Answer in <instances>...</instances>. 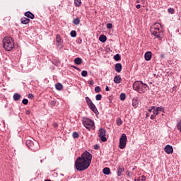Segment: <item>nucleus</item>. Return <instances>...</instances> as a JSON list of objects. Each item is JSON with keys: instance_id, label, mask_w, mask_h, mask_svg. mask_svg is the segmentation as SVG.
I'll use <instances>...</instances> for the list:
<instances>
[{"instance_id": "nucleus-1", "label": "nucleus", "mask_w": 181, "mask_h": 181, "mask_svg": "<svg viewBox=\"0 0 181 181\" xmlns=\"http://www.w3.org/2000/svg\"><path fill=\"white\" fill-rule=\"evenodd\" d=\"M91 160H93V155L86 151L81 154V156L78 157L75 161L76 170L82 172V170L88 169L91 165Z\"/></svg>"}, {"instance_id": "nucleus-2", "label": "nucleus", "mask_w": 181, "mask_h": 181, "mask_svg": "<svg viewBox=\"0 0 181 181\" xmlns=\"http://www.w3.org/2000/svg\"><path fill=\"white\" fill-rule=\"evenodd\" d=\"M162 25L159 23H155L151 28L150 32L151 35L156 36L158 40H162Z\"/></svg>"}, {"instance_id": "nucleus-3", "label": "nucleus", "mask_w": 181, "mask_h": 181, "mask_svg": "<svg viewBox=\"0 0 181 181\" xmlns=\"http://www.w3.org/2000/svg\"><path fill=\"white\" fill-rule=\"evenodd\" d=\"M133 88L135 91H137L139 94H144V93L148 91V86L141 81H136L133 83Z\"/></svg>"}, {"instance_id": "nucleus-4", "label": "nucleus", "mask_w": 181, "mask_h": 181, "mask_svg": "<svg viewBox=\"0 0 181 181\" xmlns=\"http://www.w3.org/2000/svg\"><path fill=\"white\" fill-rule=\"evenodd\" d=\"M15 44L13 43V40L11 37H5L3 39V47L7 52H11L13 49Z\"/></svg>"}, {"instance_id": "nucleus-5", "label": "nucleus", "mask_w": 181, "mask_h": 181, "mask_svg": "<svg viewBox=\"0 0 181 181\" xmlns=\"http://www.w3.org/2000/svg\"><path fill=\"white\" fill-rule=\"evenodd\" d=\"M82 122L86 129H88V131L93 129V127H94V122L93 120L87 117H84Z\"/></svg>"}, {"instance_id": "nucleus-6", "label": "nucleus", "mask_w": 181, "mask_h": 181, "mask_svg": "<svg viewBox=\"0 0 181 181\" xmlns=\"http://www.w3.org/2000/svg\"><path fill=\"white\" fill-rule=\"evenodd\" d=\"M127 146V134H122L119 139V148L124 149Z\"/></svg>"}, {"instance_id": "nucleus-7", "label": "nucleus", "mask_w": 181, "mask_h": 181, "mask_svg": "<svg viewBox=\"0 0 181 181\" xmlns=\"http://www.w3.org/2000/svg\"><path fill=\"white\" fill-rule=\"evenodd\" d=\"M105 135H107V131H105L104 128H100L99 129L98 136L102 142H107V137H105Z\"/></svg>"}, {"instance_id": "nucleus-8", "label": "nucleus", "mask_w": 181, "mask_h": 181, "mask_svg": "<svg viewBox=\"0 0 181 181\" xmlns=\"http://www.w3.org/2000/svg\"><path fill=\"white\" fill-rule=\"evenodd\" d=\"M57 47L58 49H63V41L62 40V37H60V35H57L56 37Z\"/></svg>"}, {"instance_id": "nucleus-9", "label": "nucleus", "mask_w": 181, "mask_h": 181, "mask_svg": "<svg viewBox=\"0 0 181 181\" xmlns=\"http://www.w3.org/2000/svg\"><path fill=\"white\" fill-rule=\"evenodd\" d=\"M25 144L28 148H30L32 151H37V148H35V143L31 140H27Z\"/></svg>"}, {"instance_id": "nucleus-10", "label": "nucleus", "mask_w": 181, "mask_h": 181, "mask_svg": "<svg viewBox=\"0 0 181 181\" xmlns=\"http://www.w3.org/2000/svg\"><path fill=\"white\" fill-rule=\"evenodd\" d=\"M88 107L91 110V111H93V112H94V114H95V115H98V114H100L94 103H92L90 105H88Z\"/></svg>"}, {"instance_id": "nucleus-11", "label": "nucleus", "mask_w": 181, "mask_h": 181, "mask_svg": "<svg viewBox=\"0 0 181 181\" xmlns=\"http://www.w3.org/2000/svg\"><path fill=\"white\" fill-rule=\"evenodd\" d=\"M164 151L165 153L170 155V153H173V147L170 145H167L164 148Z\"/></svg>"}, {"instance_id": "nucleus-12", "label": "nucleus", "mask_w": 181, "mask_h": 181, "mask_svg": "<svg viewBox=\"0 0 181 181\" xmlns=\"http://www.w3.org/2000/svg\"><path fill=\"white\" fill-rule=\"evenodd\" d=\"M144 58L146 62H149L152 59V52L150 51L146 52L144 54Z\"/></svg>"}, {"instance_id": "nucleus-13", "label": "nucleus", "mask_w": 181, "mask_h": 181, "mask_svg": "<svg viewBox=\"0 0 181 181\" xmlns=\"http://www.w3.org/2000/svg\"><path fill=\"white\" fill-rule=\"evenodd\" d=\"M115 70L117 73H121L122 70V64L121 63H117L115 65Z\"/></svg>"}, {"instance_id": "nucleus-14", "label": "nucleus", "mask_w": 181, "mask_h": 181, "mask_svg": "<svg viewBox=\"0 0 181 181\" xmlns=\"http://www.w3.org/2000/svg\"><path fill=\"white\" fill-rule=\"evenodd\" d=\"M24 15L26 18H29V19H35V14L30 11H26Z\"/></svg>"}, {"instance_id": "nucleus-15", "label": "nucleus", "mask_w": 181, "mask_h": 181, "mask_svg": "<svg viewBox=\"0 0 181 181\" xmlns=\"http://www.w3.org/2000/svg\"><path fill=\"white\" fill-rule=\"evenodd\" d=\"M21 22L23 23V25H28V23L30 22V19L26 17H23L21 18Z\"/></svg>"}, {"instance_id": "nucleus-16", "label": "nucleus", "mask_w": 181, "mask_h": 181, "mask_svg": "<svg viewBox=\"0 0 181 181\" xmlns=\"http://www.w3.org/2000/svg\"><path fill=\"white\" fill-rule=\"evenodd\" d=\"M74 63L75 64H77V66H80V64H81V63H83V59L80 57H77L74 59Z\"/></svg>"}, {"instance_id": "nucleus-17", "label": "nucleus", "mask_w": 181, "mask_h": 181, "mask_svg": "<svg viewBox=\"0 0 181 181\" xmlns=\"http://www.w3.org/2000/svg\"><path fill=\"white\" fill-rule=\"evenodd\" d=\"M121 80H122L121 78V76H115V78H114V83H115V84H119V83H121Z\"/></svg>"}, {"instance_id": "nucleus-18", "label": "nucleus", "mask_w": 181, "mask_h": 181, "mask_svg": "<svg viewBox=\"0 0 181 181\" xmlns=\"http://www.w3.org/2000/svg\"><path fill=\"white\" fill-rule=\"evenodd\" d=\"M100 42H102V43H105V42H107V36L104 35H100L99 37Z\"/></svg>"}, {"instance_id": "nucleus-19", "label": "nucleus", "mask_w": 181, "mask_h": 181, "mask_svg": "<svg viewBox=\"0 0 181 181\" xmlns=\"http://www.w3.org/2000/svg\"><path fill=\"white\" fill-rule=\"evenodd\" d=\"M132 106L134 108H137L138 107V99L133 98V100H132Z\"/></svg>"}, {"instance_id": "nucleus-20", "label": "nucleus", "mask_w": 181, "mask_h": 181, "mask_svg": "<svg viewBox=\"0 0 181 181\" xmlns=\"http://www.w3.org/2000/svg\"><path fill=\"white\" fill-rule=\"evenodd\" d=\"M104 175H110V173H111V170H110L109 168H103V170Z\"/></svg>"}, {"instance_id": "nucleus-21", "label": "nucleus", "mask_w": 181, "mask_h": 181, "mask_svg": "<svg viewBox=\"0 0 181 181\" xmlns=\"http://www.w3.org/2000/svg\"><path fill=\"white\" fill-rule=\"evenodd\" d=\"M56 90H58V91H60L62 88H63V85L60 83H58L55 85Z\"/></svg>"}, {"instance_id": "nucleus-22", "label": "nucleus", "mask_w": 181, "mask_h": 181, "mask_svg": "<svg viewBox=\"0 0 181 181\" xmlns=\"http://www.w3.org/2000/svg\"><path fill=\"white\" fill-rule=\"evenodd\" d=\"M14 101H18L21 98V95L19 93H15L13 97Z\"/></svg>"}, {"instance_id": "nucleus-23", "label": "nucleus", "mask_w": 181, "mask_h": 181, "mask_svg": "<svg viewBox=\"0 0 181 181\" xmlns=\"http://www.w3.org/2000/svg\"><path fill=\"white\" fill-rule=\"evenodd\" d=\"M75 6L77 8L81 6V0H74Z\"/></svg>"}, {"instance_id": "nucleus-24", "label": "nucleus", "mask_w": 181, "mask_h": 181, "mask_svg": "<svg viewBox=\"0 0 181 181\" xmlns=\"http://www.w3.org/2000/svg\"><path fill=\"white\" fill-rule=\"evenodd\" d=\"M72 23H74V25H80V18H74Z\"/></svg>"}, {"instance_id": "nucleus-25", "label": "nucleus", "mask_w": 181, "mask_h": 181, "mask_svg": "<svg viewBox=\"0 0 181 181\" xmlns=\"http://www.w3.org/2000/svg\"><path fill=\"white\" fill-rule=\"evenodd\" d=\"M177 129H178V131L181 132V119L177 122Z\"/></svg>"}, {"instance_id": "nucleus-26", "label": "nucleus", "mask_w": 181, "mask_h": 181, "mask_svg": "<svg viewBox=\"0 0 181 181\" xmlns=\"http://www.w3.org/2000/svg\"><path fill=\"white\" fill-rule=\"evenodd\" d=\"M114 59L115 62H119V60H121V55L119 54H117L114 56Z\"/></svg>"}, {"instance_id": "nucleus-27", "label": "nucleus", "mask_w": 181, "mask_h": 181, "mask_svg": "<svg viewBox=\"0 0 181 181\" xmlns=\"http://www.w3.org/2000/svg\"><path fill=\"white\" fill-rule=\"evenodd\" d=\"M85 100L86 101V104L88 106L90 105V104H93V101L91 100V99H90V98L86 97Z\"/></svg>"}, {"instance_id": "nucleus-28", "label": "nucleus", "mask_w": 181, "mask_h": 181, "mask_svg": "<svg viewBox=\"0 0 181 181\" xmlns=\"http://www.w3.org/2000/svg\"><path fill=\"white\" fill-rule=\"evenodd\" d=\"M116 124H117V125H118L119 127H121V125H122V124H123L122 119H121V118H118V119L116 120Z\"/></svg>"}, {"instance_id": "nucleus-29", "label": "nucleus", "mask_w": 181, "mask_h": 181, "mask_svg": "<svg viewBox=\"0 0 181 181\" xmlns=\"http://www.w3.org/2000/svg\"><path fill=\"white\" fill-rule=\"evenodd\" d=\"M119 98H120L121 101H124L125 100V98H127L125 93H121L119 95Z\"/></svg>"}, {"instance_id": "nucleus-30", "label": "nucleus", "mask_w": 181, "mask_h": 181, "mask_svg": "<svg viewBox=\"0 0 181 181\" xmlns=\"http://www.w3.org/2000/svg\"><path fill=\"white\" fill-rule=\"evenodd\" d=\"M122 172H124V168H118L117 176H121V175H122Z\"/></svg>"}, {"instance_id": "nucleus-31", "label": "nucleus", "mask_w": 181, "mask_h": 181, "mask_svg": "<svg viewBox=\"0 0 181 181\" xmlns=\"http://www.w3.org/2000/svg\"><path fill=\"white\" fill-rule=\"evenodd\" d=\"M70 35L71 37H76V36H77V32H76V30H72L71 31Z\"/></svg>"}, {"instance_id": "nucleus-32", "label": "nucleus", "mask_w": 181, "mask_h": 181, "mask_svg": "<svg viewBox=\"0 0 181 181\" xmlns=\"http://www.w3.org/2000/svg\"><path fill=\"white\" fill-rule=\"evenodd\" d=\"M103 98V95L101 94H98L95 96L96 101H100Z\"/></svg>"}, {"instance_id": "nucleus-33", "label": "nucleus", "mask_w": 181, "mask_h": 181, "mask_svg": "<svg viewBox=\"0 0 181 181\" xmlns=\"http://www.w3.org/2000/svg\"><path fill=\"white\" fill-rule=\"evenodd\" d=\"M88 74V72H87V71H86V70L82 71V72H81L82 77H87Z\"/></svg>"}, {"instance_id": "nucleus-34", "label": "nucleus", "mask_w": 181, "mask_h": 181, "mask_svg": "<svg viewBox=\"0 0 181 181\" xmlns=\"http://www.w3.org/2000/svg\"><path fill=\"white\" fill-rule=\"evenodd\" d=\"M156 109H157V111H158V112L159 111L161 112H165V107H157Z\"/></svg>"}, {"instance_id": "nucleus-35", "label": "nucleus", "mask_w": 181, "mask_h": 181, "mask_svg": "<svg viewBox=\"0 0 181 181\" xmlns=\"http://www.w3.org/2000/svg\"><path fill=\"white\" fill-rule=\"evenodd\" d=\"M72 136H73V138L76 139V138L78 136V133H77L76 132H74L72 134Z\"/></svg>"}, {"instance_id": "nucleus-36", "label": "nucleus", "mask_w": 181, "mask_h": 181, "mask_svg": "<svg viewBox=\"0 0 181 181\" xmlns=\"http://www.w3.org/2000/svg\"><path fill=\"white\" fill-rule=\"evenodd\" d=\"M168 12L169 13L173 14V13H175V9H173V8H169L168 10Z\"/></svg>"}, {"instance_id": "nucleus-37", "label": "nucleus", "mask_w": 181, "mask_h": 181, "mask_svg": "<svg viewBox=\"0 0 181 181\" xmlns=\"http://www.w3.org/2000/svg\"><path fill=\"white\" fill-rule=\"evenodd\" d=\"M101 91V88H100V86H96L95 88V93H100Z\"/></svg>"}, {"instance_id": "nucleus-38", "label": "nucleus", "mask_w": 181, "mask_h": 181, "mask_svg": "<svg viewBox=\"0 0 181 181\" xmlns=\"http://www.w3.org/2000/svg\"><path fill=\"white\" fill-rule=\"evenodd\" d=\"M23 104H24V105H28L29 100L28 99H23L22 100Z\"/></svg>"}, {"instance_id": "nucleus-39", "label": "nucleus", "mask_w": 181, "mask_h": 181, "mask_svg": "<svg viewBox=\"0 0 181 181\" xmlns=\"http://www.w3.org/2000/svg\"><path fill=\"white\" fill-rule=\"evenodd\" d=\"M153 115H156H156H158V114H159V112H158V110L156 109V107L154 108V110H153Z\"/></svg>"}, {"instance_id": "nucleus-40", "label": "nucleus", "mask_w": 181, "mask_h": 181, "mask_svg": "<svg viewBox=\"0 0 181 181\" xmlns=\"http://www.w3.org/2000/svg\"><path fill=\"white\" fill-rule=\"evenodd\" d=\"M165 57H166V54L165 52L161 53L160 55V58L165 59Z\"/></svg>"}, {"instance_id": "nucleus-41", "label": "nucleus", "mask_w": 181, "mask_h": 181, "mask_svg": "<svg viewBox=\"0 0 181 181\" xmlns=\"http://www.w3.org/2000/svg\"><path fill=\"white\" fill-rule=\"evenodd\" d=\"M94 149H95V151H98L100 149V144H95Z\"/></svg>"}, {"instance_id": "nucleus-42", "label": "nucleus", "mask_w": 181, "mask_h": 181, "mask_svg": "<svg viewBox=\"0 0 181 181\" xmlns=\"http://www.w3.org/2000/svg\"><path fill=\"white\" fill-rule=\"evenodd\" d=\"M140 177V181L146 180V177L145 175H142L141 177Z\"/></svg>"}, {"instance_id": "nucleus-43", "label": "nucleus", "mask_w": 181, "mask_h": 181, "mask_svg": "<svg viewBox=\"0 0 181 181\" xmlns=\"http://www.w3.org/2000/svg\"><path fill=\"white\" fill-rule=\"evenodd\" d=\"M107 29H112V23H107Z\"/></svg>"}, {"instance_id": "nucleus-44", "label": "nucleus", "mask_w": 181, "mask_h": 181, "mask_svg": "<svg viewBox=\"0 0 181 181\" xmlns=\"http://www.w3.org/2000/svg\"><path fill=\"white\" fill-rule=\"evenodd\" d=\"M156 107L155 106H152L151 108L148 109V112H152V111H153V110H155Z\"/></svg>"}, {"instance_id": "nucleus-45", "label": "nucleus", "mask_w": 181, "mask_h": 181, "mask_svg": "<svg viewBox=\"0 0 181 181\" xmlns=\"http://www.w3.org/2000/svg\"><path fill=\"white\" fill-rule=\"evenodd\" d=\"M28 98H30V100H33V98H34L33 94L32 93H29L28 95Z\"/></svg>"}, {"instance_id": "nucleus-46", "label": "nucleus", "mask_w": 181, "mask_h": 181, "mask_svg": "<svg viewBox=\"0 0 181 181\" xmlns=\"http://www.w3.org/2000/svg\"><path fill=\"white\" fill-rule=\"evenodd\" d=\"M155 118H156V115H151V119H155Z\"/></svg>"}, {"instance_id": "nucleus-47", "label": "nucleus", "mask_w": 181, "mask_h": 181, "mask_svg": "<svg viewBox=\"0 0 181 181\" xmlns=\"http://www.w3.org/2000/svg\"><path fill=\"white\" fill-rule=\"evenodd\" d=\"M26 115H30V110H28L25 111Z\"/></svg>"}, {"instance_id": "nucleus-48", "label": "nucleus", "mask_w": 181, "mask_h": 181, "mask_svg": "<svg viewBox=\"0 0 181 181\" xmlns=\"http://www.w3.org/2000/svg\"><path fill=\"white\" fill-rule=\"evenodd\" d=\"M136 9H141V5L140 4H137L136 6Z\"/></svg>"}, {"instance_id": "nucleus-49", "label": "nucleus", "mask_w": 181, "mask_h": 181, "mask_svg": "<svg viewBox=\"0 0 181 181\" xmlns=\"http://www.w3.org/2000/svg\"><path fill=\"white\" fill-rule=\"evenodd\" d=\"M59 127V124L57 123H54V127L57 128Z\"/></svg>"}, {"instance_id": "nucleus-50", "label": "nucleus", "mask_w": 181, "mask_h": 181, "mask_svg": "<svg viewBox=\"0 0 181 181\" xmlns=\"http://www.w3.org/2000/svg\"><path fill=\"white\" fill-rule=\"evenodd\" d=\"M105 91H110V88L108 87V86H106Z\"/></svg>"}, {"instance_id": "nucleus-51", "label": "nucleus", "mask_w": 181, "mask_h": 181, "mask_svg": "<svg viewBox=\"0 0 181 181\" xmlns=\"http://www.w3.org/2000/svg\"><path fill=\"white\" fill-rule=\"evenodd\" d=\"M71 67H72V69H75V70H76V69H77V66H76L74 65H71Z\"/></svg>"}, {"instance_id": "nucleus-52", "label": "nucleus", "mask_w": 181, "mask_h": 181, "mask_svg": "<svg viewBox=\"0 0 181 181\" xmlns=\"http://www.w3.org/2000/svg\"><path fill=\"white\" fill-rule=\"evenodd\" d=\"M76 70H77L78 71H81V69H80V68H78V67H76Z\"/></svg>"}, {"instance_id": "nucleus-53", "label": "nucleus", "mask_w": 181, "mask_h": 181, "mask_svg": "<svg viewBox=\"0 0 181 181\" xmlns=\"http://www.w3.org/2000/svg\"><path fill=\"white\" fill-rule=\"evenodd\" d=\"M134 181H141V178H140V177H139V178H138V179H135V180H134Z\"/></svg>"}, {"instance_id": "nucleus-54", "label": "nucleus", "mask_w": 181, "mask_h": 181, "mask_svg": "<svg viewBox=\"0 0 181 181\" xmlns=\"http://www.w3.org/2000/svg\"><path fill=\"white\" fill-rule=\"evenodd\" d=\"M151 115L149 114V113H146V116L148 117H149Z\"/></svg>"}, {"instance_id": "nucleus-55", "label": "nucleus", "mask_w": 181, "mask_h": 181, "mask_svg": "<svg viewBox=\"0 0 181 181\" xmlns=\"http://www.w3.org/2000/svg\"><path fill=\"white\" fill-rule=\"evenodd\" d=\"M35 146L37 147V148H39V144L37 143L35 144Z\"/></svg>"}, {"instance_id": "nucleus-56", "label": "nucleus", "mask_w": 181, "mask_h": 181, "mask_svg": "<svg viewBox=\"0 0 181 181\" xmlns=\"http://www.w3.org/2000/svg\"><path fill=\"white\" fill-rule=\"evenodd\" d=\"M51 104H52V105H54V101H52V102H51Z\"/></svg>"}, {"instance_id": "nucleus-57", "label": "nucleus", "mask_w": 181, "mask_h": 181, "mask_svg": "<svg viewBox=\"0 0 181 181\" xmlns=\"http://www.w3.org/2000/svg\"><path fill=\"white\" fill-rule=\"evenodd\" d=\"M136 4H139V0H136Z\"/></svg>"}, {"instance_id": "nucleus-58", "label": "nucleus", "mask_w": 181, "mask_h": 181, "mask_svg": "<svg viewBox=\"0 0 181 181\" xmlns=\"http://www.w3.org/2000/svg\"><path fill=\"white\" fill-rule=\"evenodd\" d=\"M109 103L111 104L112 103V101L111 100V99H110Z\"/></svg>"}, {"instance_id": "nucleus-59", "label": "nucleus", "mask_w": 181, "mask_h": 181, "mask_svg": "<svg viewBox=\"0 0 181 181\" xmlns=\"http://www.w3.org/2000/svg\"><path fill=\"white\" fill-rule=\"evenodd\" d=\"M45 181H52V180H45Z\"/></svg>"}, {"instance_id": "nucleus-60", "label": "nucleus", "mask_w": 181, "mask_h": 181, "mask_svg": "<svg viewBox=\"0 0 181 181\" xmlns=\"http://www.w3.org/2000/svg\"><path fill=\"white\" fill-rule=\"evenodd\" d=\"M83 180H86V179H83Z\"/></svg>"}]
</instances>
